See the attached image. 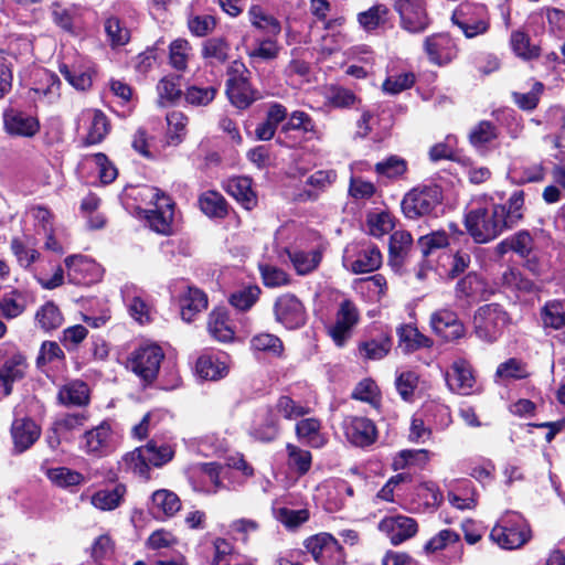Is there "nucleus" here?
<instances>
[{
	"label": "nucleus",
	"instance_id": "f257e3e1",
	"mask_svg": "<svg viewBox=\"0 0 565 565\" xmlns=\"http://www.w3.org/2000/svg\"><path fill=\"white\" fill-rule=\"evenodd\" d=\"M524 191H514L505 204L472 206L465 216L467 232L476 243H488L504 231L515 227L523 218Z\"/></svg>",
	"mask_w": 565,
	"mask_h": 565
},
{
	"label": "nucleus",
	"instance_id": "f03ea898",
	"mask_svg": "<svg viewBox=\"0 0 565 565\" xmlns=\"http://www.w3.org/2000/svg\"><path fill=\"white\" fill-rule=\"evenodd\" d=\"M472 323L478 339L494 343L512 323V318L501 305L487 303L475 311Z\"/></svg>",
	"mask_w": 565,
	"mask_h": 565
},
{
	"label": "nucleus",
	"instance_id": "7ed1b4c3",
	"mask_svg": "<svg viewBox=\"0 0 565 565\" xmlns=\"http://www.w3.org/2000/svg\"><path fill=\"white\" fill-rule=\"evenodd\" d=\"M490 539L501 548L516 550L530 541L531 530L520 513L507 511L491 530Z\"/></svg>",
	"mask_w": 565,
	"mask_h": 565
},
{
	"label": "nucleus",
	"instance_id": "20e7f679",
	"mask_svg": "<svg viewBox=\"0 0 565 565\" xmlns=\"http://www.w3.org/2000/svg\"><path fill=\"white\" fill-rule=\"evenodd\" d=\"M451 22L466 39H475L490 31L491 15L486 4L466 1L454 10Z\"/></svg>",
	"mask_w": 565,
	"mask_h": 565
},
{
	"label": "nucleus",
	"instance_id": "39448f33",
	"mask_svg": "<svg viewBox=\"0 0 565 565\" xmlns=\"http://www.w3.org/2000/svg\"><path fill=\"white\" fill-rule=\"evenodd\" d=\"M143 196L149 200L153 209L146 211V218L151 230L162 235L172 234L174 203L158 188L146 186Z\"/></svg>",
	"mask_w": 565,
	"mask_h": 565
},
{
	"label": "nucleus",
	"instance_id": "423d86ee",
	"mask_svg": "<svg viewBox=\"0 0 565 565\" xmlns=\"http://www.w3.org/2000/svg\"><path fill=\"white\" fill-rule=\"evenodd\" d=\"M441 203V191L437 185L418 186L411 190L402 201L406 217L417 218L430 215Z\"/></svg>",
	"mask_w": 565,
	"mask_h": 565
},
{
	"label": "nucleus",
	"instance_id": "0eeeda50",
	"mask_svg": "<svg viewBox=\"0 0 565 565\" xmlns=\"http://www.w3.org/2000/svg\"><path fill=\"white\" fill-rule=\"evenodd\" d=\"M163 359L164 353L159 345L145 344L131 353L129 365L143 383L150 384L157 379Z\"/></svg>",
	"mask_w": 565,
	"mask_h": 565
},
{
	"label": "nucleus",
	"instance_id": "6e6552de",
	"mask_svg": "<svg viewBox=\"0 0 565 565\" xmlns=\"http://www.w3.org/2000/svg\"><path fill=\"white\" fill-rule=\"evenodd\" d=\"M382 264V254L377 246L367 243L350 244L343 254L344 267L353 274L376 270Z\"/></svg>",
	"mask_w": 565,
	"mask_h": 565
},
{
	"label": "nucleus",
	"instance_id": "1a4fd4ad",
	"mask_svg": "<svg viewBox=\"0 0 565 565\" xmlns=\"http://www.w3.org/2000/svg\"><path fill=\"white\" fill-rule=\"evenodd\" d=\"M359 321L358 307L352 300L344 299L339 303L334 321L328 327V334L338 347H342L352 337Z\"/></svg>",
	"mask_w": 565,
	"mask_h": 565
},
{
	"label": "nucleus",
	"instance_id": "9d476101",
	"mask_svg": "<svg viewBox=\"0 0 565 565\" xmlns=\"http://www.w3.org/2000/svg\"><path fill=\"white\" fill-rule=\"evenodd\" d=\"M116 436L107 422L85 431L81 438V449L96 458L108 456L116 449Z\"/></svg>",
	"mask_w": 565,
	"mask_h": 565
},
{
	"label": "nucleus",
	"instance_id": "9b49d317",
	"mask_svg": "<svg viewBox=\"0 0 565 565\" xmlns=\"http://www.w3.org/2000/svg\"><path fill=\"white\" fill-rule=\"evenodd\" d=\"M58 71L76 90H87L93 85L94 64L84 56L75 55L72 60L64 58L58 64Z\"/></svg>",
	"mask_w": 565,
	"mask_h": 565
},
{
	"label": "nucleus",
	"instance_id": "f8f14e48",
	"mask_svg": "<svg viewBox=\"0 0 565 565\" xmlns=\"http://www.w3.org/2000/svg\"><path fill=\"white\" fill-rule=\"evenodd\" d=\"M274 315L276 321L289 330L305 326L307 320L303 303L292 294H284L276 299Z\"/></svg>",
	"mask_w": 565,
	"mask_h": 565
},
{
	"label": "nucleus",
	"instance_id": "ddd939ff",
	"mask_svg": "<svg viewBox=\"0 0 565 565\" xmlns=\"http://www.w3.org/2000/svg\"><path fill=\"white\" fill-rule=\"evenodd\" d=\"M70 282L92 285L100 280L103 268L94 259L83 255H72L64 260Z\"/></svg>",
	"mask_w": 565,
	"mask_h": 565
},
{
	"label": "nucleus",
	"instance_id": "4468645a",
	"mask_svg": "<svg viewBox=\"0 0 565 565\" xmlns=\"http://www.w3.org/2000/svg\"><path fill=\"white\" fill-rule=\"evenodd\" d=\"M395 10L401 18V25L411 33L424 32L429 19L423 0H396Z\"/></svg>",
	"mask_w": 565,
	"mask_h": 565
},
{
	"label": "nucleus",
	"instance_id": "2eb2a0df",
	"mask_svg": "<svg viewBox=\"0 0 565 565\" xmlns=\"http://www.w3.org/2000/svg\"><path fill=\"white\" fill-rule=\"evenodd\" d=\"M2 119L6 132L13 137L32 138L40 131L35 116L13 107L4 109Z\"/></svg>",
	"mask_w": 565,
	"mask_h": 565
},
{
	"label": "nucleus",
	"instance_id": "dca6fc26",
	"mask_svg": "<svg viewBox=\"0 0 565 565\" xmlns=\"http://www.w3.org/2000/svg\"><path fill=\"white\" fill-rule=\"evenodd\" d=\"M342 428L347 440L356 447H367L377 437L374 423L360 416H347L342 422Z\"/></svg>",
	"mask_w": 565,
	"mask_h": 565
},
{
	"label": "nucleus",
	"instance_id": "f3484780",
	"mask_svg": "<svg viewBox=\"0 0 565 565\" xmlns=\"http://www.w3.org/2000/svg\"><path fill=\"white\" fill-rule=\"evenodd\" d=\"M77 129L85 131L86 145H97L109 132V122L103 111L98 109H84L77 117Z\"/></svg>",
	"mask_w": 565,
	"mask_h": 565
},
{
	"label": "nucleus",
	"instance_id": "a211bd4d",
	"mask_svg": "<svg viewBox=\"0 0 565 565\" xmlns=\"http://www.w3.org/2000/svg\"><path fill=\"white\" fill-rule=\"evenodd\" d=\"M379 530L384 533L393 545H398L413 537L417 531V522L407 515H390L382 519Z\"/></svg>",
	"mask_w": 565,
	"mask_h": 565
},
{
	"label": "nucleus",
	"instance_id": "6ab92c4d",
	"mask_svg": "<svg viewBox=\"0 0 565 565\" xmlns=\"http://www.w3.org/2000/svg\"><path fill=\"white\" fill-rule=\"evenodd\" d=\"M230 356L224 352L202 354L195 363L196 375L206 381H218L228 374Z\"/></svg>",
	"mask_w": 565,
	"mask_h": 565
},
{
	"label": "nucleus",
	"instance_id": "aec40b11",
	"mask_svg": "<svg viewBox=\"0 0 565 565\" xmlns=\"http://www.w3.org/2000/svg\"><path fill=\"white\" fill-rule=\"evenodd\" d=\"M434 332L446 341H454L465 335L466 329L457 313L449 309H440L430 317Z\"/></svg>",
	"mask_w": 565,
	"mask_h": 565
},
{
	"label": "nucleus",
	"instance_id": "412c9836",
	"mask_svg": "<svg viewBox=\"0 0 565 565\" xmlns=\"http://www.w3.org/2000/svg\"><path fill=\"white\" fill-rule=\"evenodd\" d=\"M424 50L429 61L439 66L448 64L457 55L455 42L446 33L427 36L424 41Z\"/></svg>",
	"mask_w": 565,
	"mask_h": 565
},
{
	"label": "nucleus",
	"instance_id": "4be33fe9",
	"mask_svg": "<svg viewBox=\"0 0 565 565\" xmlns=\"http://www.w3.org/2000/svg\"><path fill=\"white\" fill-rule=\"evenodd\" d=\"M121 296L127 305L130 316L140 324L151 320V305L145 290L134 284H126L121 288Z\"/></svg>",
	"mask_w": 565,
	"mask_h": 565
},
{
	"label": "nucleus",
	"instance_id": "5701e85b",
	"mask_svg": "<svg viewBox=\"0 0 565 565\" xmlns=\"http://www.w3.org/2000/svg\"><path fill=\"white\" fill-rule=\"evenodd\" d=\"M546 169L543 162L524 159L514 160L508 170V178L515 185L544 181Z\"/></svg>",
	"mask_w": 565,
	"mask_h": 565
},
{
	"label": "nucleus",
	"instance_id": "b1692460",
	"mask_svg": "<svg viewBox=\"0 0 565 565\" xmlns=\"http://www.w3.org/2000/svg\"><path fill=\"white\" fill-rule=\"evenodd\" d=\"M445 379L449 390L461 395L470 394L476 383L472 369L463 359L452 362L445 373Z\"/></svg>",
	"mask_w": 565,
	"mask_h": 565
},
{
	"label": "nucleus",
	"instance_id": "393cba45",
	"mask_svg": "<svg viewBox=\"0 0 565 565\" xmlns=\"http://www.w3.org/2000/svg\"><path fill=\"white\" fill-rule=\"evenodd\" d=\"M41 436V427L31 418H15L11 425L13 449L17 454L31 448Z\"/></svg>",
	"mask_w": 565,
	"mask_h": 565
},
{
	"label": "nucleus",
	"instance_id": "a878e982",
	"mask_svg": "<svg viewBox=\"0 0 565 565\" xmlns=\"http://www.w3.org/2000/svg\"><path fill=\"white\" fill-rule=\"evenodd\" d=\"M26 369V359L21 353H14L4 360L0 366V398L11 393L12 384L24 377Z\"/></svg>",
	"mask_w": 565,
	"mask_h": 565
},
{
	"label": "nucleus",
	"instance_id": "bb28decb",
	"mask_svg": "<svg viewBox=\"0 0 565 565\" xmlns=\"http://www.w3.org/2000/svg\"><path fill=\"white\" fill-rule=\"evenodd\" d=\"M57 403L65 407H83L89 404L90 390L82 380H71L58 387Z\"/></svg>",
	"mask_w": 565,
	"mask_h": 565
},
{
	"label": "nucleus",
	"instance_id": "cd10ccee",
	"mask_svg": "<svg viewBox=\"0 0 565 565\" xmlns=\"http://www.w3.org/2000/svg\"><path fill=\"white\" fill-rule=\"evenodd\" d=\"M221 467L215 462L202 465L192 477V487L195 491L214 494L222 488Z\"/></svg>",
	"mask_w": 565,
	"mask_h": 565
},
{
	"label": "nucleus",
	"instance_id": "c85d7f7f",
	"mask_svg": "<svg viewBox=\"0 0 565 565\" xmlns=\"http://www.w3.org/2000/svg\"><path fill=\"white\" fill-rule=\"evenodd\" d=\"M179 306L182 320L191 322L199 312L206 309L207 297L199 288L188 286L179 296Z\"/></svg>",
	"mask_w": 565,
	"mask_h": 565
},
{
	"label": "nucleus",
	"instance_id": "c756f323",
	"mask_svg": "<svg viewBox=\"0 0 565 565\" xmlns=\"http://www.w3.org/2000/svg\"><path fill=\"white\" fill-rule=\"evenodd\" d=\"M356 21L359 26L365 32H374L377 29L385 28L390 23L391 10L386 4L376 2L367 10L359 12Z\"/></svg>",
	"mask_w": 565,
	"mask_h": 565
},
{
	"label": "nucleus",
	"instance_id": "7c9ffc66",
	"mask_svg": "<svg viewBox=\"0 0 565 565\" xmlns=\"http://www.w3.org/2000/svg\"><path fill=\"white\" fill-rule=\"evenodd\" d=\"M103 24L107 42L111 49L122 47L130 42L131 31L119 17L106 13Z\"/></svg>",
	"mask_w": 565,
	"mask_h": 565
},
{
	"label": "nucleus",
	"instance_id": "2f4dec72",
	"mask_svg": "<svg viewBox=\"0 0 565 565\" xmlns=\"http://www.w3.org/2000/svg\"><path fill=\"white\" fill-rule=\"evenodd\" d=\"M297 438L312 448H322L328 438L321 433V422L317 418L310 417L299 420L296 424Z\"/></svg>",
	"mask_w": 565,
	"mask_h": 565
},
{
	"label": "nucleus",
	"instance_id": "473e14b6",
	"mask_svg": "<svg viewBox=\"0 0 565 565\" xmlns=\"http://www.w3.org/2000/svg\"><path fill=\"white\" fill-rule=\"evenodd\" d=\"M413 246L412 235L406 231H395L390 239V265L399 270Z\"/></svg>",
	"mask_w": 565,
	"mask_h": 565
},
{
	"label": "nucleus",
	"instance_id": "72a5a7b5",
	"mask_svg": "<svg viewBox=\"0 0 565 565\" xmlns=\"http://www.w3.org/2000/svg\"><path fill=\"white\" fill-rule=\"evenodd\" d=\"M126 492V487L118 483L113 488H105L96 491L90 497V503L100 511H111L121 504Z\"/></svg>",
	"mask_w": 565,
	"mask_h": 565
},
{
	"label": "nucleus",
	"instance_id": "f704fd0d",
	"mask_svg": "<svg viewBox=\"0 0 565 565\" xmlns=\"http://www.w3.org/2000/svg\"><path fill=\"white\" fill-rule=\"evenodd\" d=\"M286 253L298 275H308L316 270L321 263L322 255L318 249L299 250L286 248Z\"/></svg>",
	"mask_w": 565,
	"mask_h": 565
},
{
	"label": "nucleus",
	"instance_id": "c9c22d12",
	"mask_svg": "<svg viewBox=\"0 0 565 565\" xmlns=\"http://www.w3.org/2000/svg\"><path fill=\"white\" fill-rule=\"evenodd\" d=\"M286 465L291 472L302 477L311 469L312 455L309 450L288 443L286 445Z\"/></svg>",
	"mask_w": 565,
	"mask_h": 565
},
{
	"label": "nucleus",
	"instance_id": "e433bc0d",
	"mask_svg": "<svg viewBox=\"0 0 565 565\" xmlns=\"http://www.w3.org/2000/svg\"><path fill=\"white\" fill-rule=\"evenodd\" d=\"M207 330L217 341H232L235 334L227 312L223 309H215L209 316Z\"/></svg>",
	"mask_w": 565,
	"mask_h": 565
},
{
	"label": "nucleus",
	"instance_id": "4c0bfd02",
	"mask_svg": "<svg viewBox=\"0 0 565 565\" xmlns=\"http://www.w3.org/2000/svg\"><path fill=\"white\" fill-rule=\"evenodd\" d=\"M226 94L230 102L239 109L247 108L254 100L248 78L227 79Z\"/></svg>",
	"mask_w": 565,
	"mask_h": 565
},
{
	"label": "nucleus",
	"instance_id": "58836bf2",
	"mask_svg": "<svg viewBox=\"0 0 565 565\" xmlns=\"http://www.w3.org/2000/svg\"><path fill=\"white\" fill-rule=\"evenodd\" d=\"M225 190L247 210L252 209L256 203V198L252 190V180L249 178H231L225 183Z\"/></svg>",
	"mask_w": 565,
	"mask_h": 565
},
{
	"label": "nucleus",
	"instance_id": "ea45409f",
	"mask_svg": "<svg viewBox=\"0 0 565 565\" xmlns=\"http://www.w3.org/2000/svg\"><path fill=\"white\" fill-rule=\"evenodd\" d=\"M152 511L158 516H173L181 509L179 497L167 489H160L153 492L151 497Z\"/></svg>",
	"mask_w": 565,
	"mask_h": 565
},
{
	"label": "nucleus",
	"instance_id": "a19ab883",
	"mask_svg": "<svg viewBox=\"0 0 565 565\" xmlns=\"http://www.w3.org/2000/svg\"><path fill=\"white\" fill-rule=\"evenodd\" d=\"M26 297L18 290L11 289L0 297V313L7 320L20 317L26 309Z\"/></svg>",
	"mask_w": 565,
	"mask_h": 565
},
{
	"label": "nucleus",
	"instance_id": "79ce46f5",
	"mask_svg": "<svg viewBox=\"0 0 565 565\" xmlns=\"http://www.w3.org/2000/svg\"><path fill=\"white\" fill-rule=\"evenodd\" d=\"M199 206L209 217L224 218L228 213L226 200L213 190L205 191L199 196Z\"/></svg>",
	"mask_w": 565,
	"mask_h": 565
},
{
	"label": "nucleus",
	"instance_id": "37998d69",
	"mask_svg": "<svg viewBox=\"0 0 565 565\" xmlns=\"http://www.w3.org/2000/svg\"><path fill=\"white\" fill-rule=\"evenodd\" d=\"M544 328L559 330L565 327V300H548L540 311Z\"/></svg>",
	"mask_w": 565,
	"mask_h": 565
},
{
	"label": "nucleus",
	"instance_id": "c03bdc74",
	"mask_svg": "<svg viewBox=\"0 0 565 565\" xmlns=\"http://www.w3.org/2000/svg\"><path fill=\"white\" fill-rule=\"evenodd\" d=\"M249 21L253 26L269 35L276 36L281 32L280 22L262 6L254 4L248 10Z\"/></svg>",
	"mask_w": 565,
	"mask_h": 565
},
{
	"label": "nucleus",
	"instance_id": "a18cd8bd",
	"mask_svg": "<svg viewBox=\"0 0 565 565\" xmlns=\"http://www.w3.org/2000/svg\"><path fill=\"white\" fill-rule=\"evenodd\" d=\"M167 142L170 146H179L186 136L189 118L181 111L173 110L167 115Z\"/></svg>",
	"mask_w": 565,
	"mask_h": 565
},
{
	"label": "nucleus",
	"instance_id": "49530a36",
	"mask_svg": "<svg viewBox=\"0 0 565 565\" xmlns=\"http://www.w3.org/2000/svg\"><path fill=\"white\" fill-rule=\"evenodd\" d=\"M38 326L45 332L55 330L63 324L64 318L58 307L52 302H45L35 313Z\"/></svg>",
	"mask_w": 565,
	"mask_h": 565
},
{
	"label": "nucleus",
	"instance_id": "de8ad7c7",
	"mask_svg": "<svg viewBox=\"0 0 565 565\" xmlns=\"http://www.w3.org/2000/svg\"><path fill=\"white\" fill-rule=\"evenodd\" d=\"M397 335L399 339V347L407 352H412L420 348H428L430 345V340L412 324H405L398 328Z\"/></svg>",
	"mask_w": 565,
	"mask_h": 565
},
{
	"label": "nucleus",
	"instance_id": "09e8293b",
	"mask_svg": "<svg viewBox=\"0 0 565 565\" xmlns=\"http://www.w3.org/2000/svg\"><path fill=\"white\" fill-rule=\"evenodd\" d=\"M354 494V490L352 486L344 480H335L332 482L331 488L328 492V498L326 501V508L329 511H338L341 510L347 498H352Z\"/></svg>",
	"mask_w": 565,
	"mask_h": 565
},
{
	"label": "nucleus",
	"instance_id": "8fccbe9b",
	"mask_svg": "<svg viewBox=\"0 0 565 565\" xmlns=\"http://www.w3.org/2000/svg\"><path fill=\"white\" fill-rule=\"evenodd\" d=\"M142 452L145 455H141V458L148 459L149 465L153 467L163 466L164 463L169 462L174 455L171 446L167 444H158L153 440L142 446ZM136 456L140 457L139 454H136Z\"/></svg>",
	"mask_w": 565,
	"mask_h": 565
},
{
	"label": "nucleus",
	"instance_id": "3c124183",
	"mask_svg": "<svg viewBox=\"0 0 565 565\" xmlns=\"http://www.w3.org/2000/svg\"><path fill=\"white\" fill-rule=\"evenodd\" d=\"M230 44L224 38L207 39L202 46V56L211 64H223L228 58Z\"/></svg>",
	"mask_w": 565,
	"mask_h": 565
},
{
	"label": "nucleus",
	"instance_id": "603ef678",
	"mask_svg": "<svg viewBox=\"0 0 565 565\" xmlns=\"http://www.w3.org/2000/svg\"><path fill=\"white\" fill-rule=\"evenodd\" d=\"M192 55V46L184 39H177L169 45V62L177 71H185Z\"/></svg>",
	"mask_w": 565,
	"mask_h": 565
},
{
	"label": "nucleus",
	"instance_id": "864d4df0",
	"mask_svg": "<svg viewBox=\"0 0 565 565\" xmlns=\"http://www.w3.org/2000/svg\"><path fill=\"white\" fill-rule=\"evenodd\" d=\"M430 452L426 449H405L393 459L394 470H402L411 466H424L428 462Z\"/></svg>",
	"mask_w": 565,
	"mask_h": 565
},
{
	"label": "nucleus",
	"instance_id": "5fc2aeb1",
	"mask_svg": "<svg viewBox=\"0 0 565 565\" xmlns=\"http://www.w3.org/2000/svg\"><path fill=\"white\" fill-rule=\"evenodd\" d=\"M337 179V173L333 170H318L313 172L306 181V184L313 190L307 191V198L316 200L319 193L330 188Z\"/></svg>",
	"mask_w": 565,
	"mask_h": 565
},
{
	"label": "nucleus",
	"instance_id": "6e6d98bb",
	"mask_svg": "<svg viewBox=\"0 0 565 565\" xmlns=\"http://www.w3.org/2000/svg\"><path fill=\"white\" fill-rule=\"evenodd\" d=\"M498 127L488 120H482L476 125L469 132V140L476 148H481L498 138Z\"/></svg>",
	"mask_w": 565,
	"mask_h": 565
},
{
	"label": "nucleus",
	"instance_id": "4d7b16f0",
	"mask_svg": "<svg viewBox=\"0 0 565 565\" xmlns=\"http://www.w3.org/2000/svg\"><path fill=\"white\" fill-rule=\"evenodd\" d=\"M49 480L57 487L67 488L84 482V476L66 467L51 468L46 471Z\"/></svg>",
	"mask_w": 565,
	"mask_h": 565
},
{
	"label": "nucleus",
	"instance_id": "13d9d810",
	"mask_svg": "<svg viewBox=\"0 0 565 565\" xmlns=\"http://www.w3.org/2000/svg\"><path fill=\"white\" fill-rule=\"evenodd\" d=\"M274 411L288 420L297 419L310 412L309 407L288 395H282L277 399Z\"/></svg>",
	"mask_w": 565,
	"mask_h": 565
},
{
	"label": "nucleus",
	"instance_id": "bf43d9fd",
	"mask_svg": "<svg viewBox=\"0 0 565 565\" xmlns=\"http://www.w3.org/2000/svg\"><path fill=\"white\" fill-rule=\"evenodd\" d=\"M250 348L255 352H264L274 356H280L284 351L281 340L271 333H259L252 338Z\"/></svg>",
	"mask_w": 565,
	"mask_h": 565
},
{
	"label": "nucleus",
	"instance_id": "052dcab7",
	"mask_svg": "<svg viewBox=\"0 0 565 565\" xmlns=\"http://www.w3.org/2000/svg\"><path fill=\"white\" fill-rule=\"evenodd\" d=\"M280 49L276 40L264 39L257 41L247 54L252 61L269 62L278 57Z\"/></svg>",
	"mask_w": 565,
	"mask_h": 565
},
{
	"label": "nucleus",
	"instance_id": "680f3d73",
	"mask_svg": "<svg viewBox=\"0 0 565 565\" xmlns=\"http://www.w3.org/2000/svg\"><path fill=\"white\" fill-rule=\"evenodd\" d=\"M86 162L94 166L97 169L98 177L102 183L109 184L118 175L116 167L109 161L106 154L99 152L86 157Z\"/></svg>",
	"mask_w": 565,
	"mask_h": 565
},
{
	"label": "nucleus",
	"instance_id": "e2e57ef3",
	"mask_svg": "<svg viewBox=\"0 0 565 565\" xmlns=\"http://www.w3.org/2000/svg\"><path fill=\"white\" fill-rule=\"evenodd\" d=\"M484 284L477 275H468L458 281L456 292L458 297H465L472 300L483 297Z\"/></svg>",
	"mask_w": 565,
	"mask_h": 565
},
{
	"label": "nucleus",
	"instance_id": "0e129e2a",
	"mask_svg": "<svg viewBox=\"0 0 565 565\" xmlns=\"http://www.w3.org/2000/svg\"><path fill=\"white\" fill-rule=\"evenodd\" d=\"M391 345V339L383 335L380 339L363 342L360 345V353L365 359L381 360L390 352Z\"/></svg>",
	"mask_w": 565,
	"mask_h": 565
},
{
	"label": "nucleus",
	"instance_id": "69168bd1",
	"mask_svg": "<svg viewBox=\"0 0 565 565\" xmlns=\"http://www.w3.org/2000/svg\"><path fill=\"white\" fill-rule=\"evenodd\" d=\"M367 227L372 236L382 237L394 228V217L388 212L371 213Z\"/></svg>",
	"mask_w": 565,
	"mask_h": 565
},
{
	"label": "nucleus",
	"instance_id": "338daca9",
	"mask_svg": "<svg viewBox=\"0 0 565 565\" xmlns=\"http://www.w3.org/2000/svg\"><path fill=\"white\" fill-rule=\"evenodd\" d=\"M495 376L501 380H522L529 376V372L525 363L512 358L499 364Z\"/></svg>",
	"mask_w": 565,
	"mask_h": 565
},
{
	"label": "nucleus",
	"instance_id": "774afa93",
	"mask_svg": "<svg viewBox=\"0 0 565 565\" xmlns=\"http://www.w3.org/2000/svg\"><path fill=\"white\" fill-rule=\"evenodd\" d=\"M510 44L513 52L521 58L531 60L540 55L539 49L532 46L530 38L521 31L512 32Z\"/></svg>",
	"mask_w": 565,
	"mask_h": 565
}]
</instances>
